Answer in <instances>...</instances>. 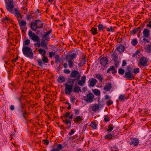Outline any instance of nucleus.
<instances>
[{
    "instance_id": "nucleus-51",
    "label": "nucleus",
    "mask_w": 151,
    "mask_h": 151,
    "mask_svg": "<svg viewBox=\"0 0 151 151\" xmlns=\"http://www.w3.org/2000/svg\"><path fill=\"white\" fill-rule=\"evenodd\" d=\"M30 42V40L28 39H27L24 42L23 44L25 45H27L29 44Z\"/></svg>"
},
{
    "instance_id": "nucleus-60",
    "label": "nucleus",
    "mask_w": 151,
    "mask_h": 151,
    "mask_svg": "<svg viewBox=\"0 0 151 151\" xmlns=\"http://www.w3.org/2000/svg\"><path fill=\"white\" fill-rule=\"evenodd\" d=\"M64 72L66 74H69L70 73V71L68 69H64Z\"/></svg>"
},
{
    "instance_id": "nucleus-25",
    "label": "nucleus",
    "mask_w": 151,
    "mask_h": 151,
    "mask_svg": "<svg viewBox=\"0 0 151 151\" xmlns=\"http://www.w3.org/2000/svg\"><path fill=\"white\" fill-rule=\"evenodd\" d=\"M86 62L85 58H82L80 63L78 64V65L81 67L82 66L85 64Z\"/></svg>"
},
{
    "instance_id": "nucleus-15",
    "label": "nucleus",
    "mask_w": 151,
    "mask_h": 151,
    "mask_svg": "<svg viewBox=\"0 0 151 151\" xmlns=\"http://www.w3.org/2000/svg\"><path fill=\"white\" fill-rule=\"evenodd\" d=\"M44 38H42V40L41 42V46L42 47L47 50L48 49L47 47L48 43L44 40Z\"/></svg>"
},
{
    "instance_id": "nucleus-34",
    "label": "nucleus",
    "mask_w": 151,
    "mask_h": 151,
    "mask_svg": "<svg viewBox=\"0 0 151 151\" xmlns=\"http://www.w3.org/2000/svg\"><path fill=\"white\" fill-rule=\"evenodd\" d=\"M63 122L66 125H68L71 123V121L68 119H63Z\"/></svg>"
},
{
    "instance_id": "nucleus-2",
    "label": "nucleus",
    "mask_w": 151,
    "mask_h": 151,
    "mask_svg": "<svg viewBox=\"0 0 151 151\" xmlns=\"http://www.w3.org/2000/svg\"><path fill=\"white\" fill-rule=\"evenodd\" d=\"M22 52L24 55L30 59L33 58V53L32 49L27 46H23L22 48Z\"/></svg>"
},
{
    "instance_id": "nucleus-24",
    "label": "nucleus",
    "mask_w": 151,
    "mask_h": 151,
    "mask_svg": "<svg viewBox=\"0 0 151 151\" xmlns=\"http://www.w3.org/2000/svg\"><path fill=\"white\" fill-rule=\"evenodd\" d=\"M65 78L63 76H60L58 77L57 81L59 83H63L64 82L65 80Z\"/></svg>"
},
{
    "instance_id": "nucleus-4",
    "label": "nucleus",
    "mask_w": 151,
    "mask_h": 151,
    "mask_svg": "<svg viewBox=\"0 0 151 151\" xmlns=\"http://www.w3.org/2000/svg\"><path fill=\"white\" fill-rule=\"evenodd\" d=\"M18 100L22 106V109L20 111L19 113L20 117H23L24 119H26V118L27 117V113L26 112V109L24 106H22V104L21 101V99L19 98Z\"/></svg>"
},
{
    "instance_id": "nucleus-26",
    "label": "nucleus",
    "mask_w": 151,
    "mask_h": 151,
    "mask_svg": "<svg viewBox=\"0 0 151 151\" xmlns=\"http://www.w3.org/2000/svg\"><path fill=\"white\" fill-rule=\"evenodd\" d=\"M52 32V30L50 29L49 31H47L44 35H42V38H45V37H48V36Z\"/></svg>"
},
{
    "instance_id": "nucleus-22",
    "label": "nucleus",
    "mask_w": 151,
    "mask_h": 151,
    "mask_svg": "<svg viewBox=\"0 0 151 151\" xmlns=\"http://www.w3.org/2000/svg\"><path fill=\"white\" fill-rule=\"evenodd\" d=\"M82 120V119L81 116H76L75 119H74V122L75 123L80 124V123L79 122Z\"/></svg>"
},
{
    "instance_id": "nucleus-10",
    "label": "nucleus",
    "mask_w": 151,
    "mask_h": 151,
    "mask_svg": "<svg viewBox=\"0 0 151 151\" xmlns=\"http://www.w3.org/2000/svg\"><path fill=\"white\" fill-rule=\"evenodd\" d=\"M86 97V101L88 103H90L93 101L94 96L92 93H91L87 94Z\"/></svg>"
},
{
    "instance_id": "nucleus-49",
    "label": "nucleus",
    "mask_w": 151,
    "mask_h": 151,
    "mask_svg": "<svg viewBox=\"0 0 151 151\" xmlns=\"http://www.w3.org/2000/svg\"><path fill=\"white\" fill-rule=\"evenodd\" d=\"M86 76H83L81 77V80L82 81L83 83H85L86 82Z\"/></svg>"
},
{
    "instance_id": "nucleus-9",
    "label": "nucleus",
    "mask_w": 151,
    "mask_h": 151,
    "mask_svg": "<svg viewBox=\"0 0 151 151\" xmlns=\"http://www.w3.org/2000/svg\"><path fill=\"white\" fill-rule=\"evenodd\" d=\"M124 77L130 80L134 79L135 78V76L132 74L131 72L130 71H127L125 72Z\"/></svg>"
},
{
    "instance_id": "nucleus-55",
    "label": "nucleus",
    "mask_w": 151,
    "mask_h": 151,
    "mask_svg": "<svg viewBox=\"0 0 151 151\" xmlns=\"http://www.w3.org/2000/svg\"><path fill=\"white\" fill-rule=\"evenodd\" d=\"M113 103V101H112L109 100L106 102L107 105L108 106H110Z\"/></svg>"
},
{
    "instance_id": "nucleus-31",
    "label": "nucleus",
    "mask_w": 151,
    "mask_h": 151,
    "mask_svg": "<svg viewBox=\"0 0 151 151\" xmlns=\"http://www.w3.org/2000/svg\"><path fill=\"white\" fill-rule=\"evenodd\" d=\"M76 54L75 53H73L71 55H69V60H73L76 57Z\"/></svg>"
},
{
    "instance_id": "nucleus-33",
    "label": "nucleus",
    "mask_w": 151,
    "mask_h": 151,
    "mask_svg": "<svg viewBox=\"0 0 151 151\" xmlns=\"http://www.w3.org/2000/svg\"><path fill=\"white\" fill-rule=\"evenodd\" d=\"M98 27L99 29V30L102 31L104 29L106 28L105 27H104V25L101 24H100L98 25Z\"/></svg>"
},
{
    "instance_id": "nucleus-14",
    "label": "nucleus",
    "mask_w": 151,
    "mask_h": 151,
    "mask_svg": "<svg viewBox=\"0 0 151 151\" xmlns=\"http://www.w3.org/2000/svg\"><path fill=\"white\" fill-rule=\"evenodd\" d=\"M143 36L144 37H149L150 35V30L145 28L143 32Z\"/></svg>"
},
{
    "instance_id": "nucleus-62",
    "label": "nucleus",
    "mask_w": 151,
    "mask_h": 151,
    "mask_svg": "<svg viewBox=\"0 0 151 151\" xmlns=\"http://www.w3.org/2000/svg\"><path fill=\"white\" fill-rule=\"evenodd\" d=\"M50 39V38L48 37H45L44 39V40H45L46 42H47L49 41Z\"/></svg>"
},
{
    "instance_id": "nucleus-46",
    "label": "nucleus",
    "mask_w": 151,
    "mask_h": 151,
    "mask_svg": "<svg viewBox=\"0 0 151 151\" xmlns=\"http://www.w3.org/2000/svg\"><path fill=\"white\" fill-rule=\"evenodd\" d=\"M37 62L38 63V65L42 67L44 64L42 62L41 59H38L37 60Z\"/></svg>"
},
{
    "instance_id": "nucleus-45",
    "label": "nucleus",
    "mask_w": 151,
    "mask_h": 151,
    "mask_svg": "<svg viewBox=\"0 0 151 151\" xmlns=\"http://www.w3.org/2000/svg\"><path fill=\"white\" fill-rule=\"evenodd\" d=\"M37 42L36 43L34 44V45L35 47H40L41 45V43H40V40H38L37 41H36Z\"/></svg>"
},
{
    "instance_id": "nucleus-39",
    "label": "nucleus",
    "mask_w": 151,
    "mask_h": 151,
    "mask_svg": "<svg viewBox=\"0 0 151 151\" xmlns=\"http://www.w3.org/2000/svg\"><path fill=\"white\" fill-rule=\"evenodd\" d=\"M137 43L138 42L136 39H133L131 42L132 44L134 46L136 45Z\"/></svg>"
},
{
    "instance_id": "nucleus-7",
    "label": "nucleus",
    "mask_w": 151,
    "mask_h": 151,
    "mask_svg": "<svg viewBox=\"0 0 151 151\" xmlns=\"http://www.w3.org/2000/svg\"><path fill=\"white\" fill-rule=\"evenodd\" d=\"M148 60L144 56H142L139 60V65L143 67H146L148 65L147 62Z\"/></svg>"
},
{
    "instance_id": "nucleus-8",
    "label": "nucleus",
    "mask_w": 151,
    "mask_h": 151,
    "mask_svg": "<svg viewBox=\"0 0 151 151\" xmlns=\"http://www.w3.org/2000/svg\"><path fill=\"white\" fill-rule=\"evenodd\" d=\"M139 143V139L137 138H134L132 137L130 138L129 144L130 145H133L134 146H137L138 145Z\"/></svg>"
},
{
    "instance_id": "nucleus-21",
    "label": "nucleus",
    "mask_w": 151,
    "mask_h": 151,
    "mask_svg": "<svg viewBox=\"0 0 151 151\" xmlns=\"http://www.w3.org/2000/svg\"><path fill=\"white\" fill-rule=\"evenodd\" d=\"M100 108L99 105L98 104H94L92 107L91 109L94 112H96L98 111Z\"/></svg>"
},
{
    "instance_id": "nucleus-52",
    "label": "nucleus",
    "mask_w": 151,
    "mask_h": 151,
    "mask_svg": "<svg viewBox=\"0 0 151 151\" xmlns=\"http://www.w3.org/2000/svg\"><path fill=\"white\" fill-rule=\"evenodd\" d=\"M114 60L115 62H119L118 61V57L116 55H114L113 57Z\"/></svg>"
},
{
    "instance_id": "nucleus-40",
    "label": "nucleus",
    "mask_w": 151,
    "mask_h": 151,
    "mask_svg": "<svg viewBox=\"0 0 151 151\" xmlns=\"http://www.w3.org/2000/svg\"><path fill=\"white\" fill-rule=\"evenodd\" d=\"M20 24V26H25L26 24V22L23 20L22 21H21L20 20V21L19 22H18Z\"/></svg>"
},
{
    "instance_id": "nucleus-56",
    "label": "nucleus",
    "mask_w": 151,
    "mask_h": 151,
    "mask_svg": "<svg viewBox=\"0 0 151 151\" xmlns=\"http://www.w3.org/2000/svg\"><path fill=\"white\" fill-rule=\"evenodd\" d=\"M107 30L108 32H113V31L112 27V26H110V27L107 28Z\"/></svg>"
},
{
    "instance_id": "nucleus-44",
    "label": "nucleus",
    "mask_w": 151,
    "mask_h": 151,
    "mask_svg": "<svg viewBox=\"0 0 151 151\" xmlns=\"http://www.w3.org/2000/svg\"><path fill=\"white\" fill-rule=\"evenodd\" d=\"M119 73L121 75H123L124 74V69L122 68H119L118 70Z\"/></svg>"
},
{
    "instance_id": "nucleus-6",
    "label": "nucleus",
    "mask_w": 151,
    "mask_h": 151,
    "mask_svg": "<svg viewBox=\"0 0 151 151\" xmlns=\"http://www.w3.org/2000/svg\"><path fill=\"white\" fill-rule=\"evenodd\" d=\"M28 35L30 38H31V39L35 42H36V41L40 40L39 37L35 35L31 30L29 31Z\"/></svg>"
},
{
    "instance_id": "nucleus-54",
    "label": "nucleus",
    "mask_w": 151,
    "mask_h": 151,
    "mask_svg": "<svg viewBox=\"0 0 151 151\" xmlns=\"http://www.w3.org/2000/svg\"><path fill=\"white\" fill-rule=\"evenodd\" d=\"M104 121L106 122H108L110 120V119H109L108 117L106 116L105 115L104 116Z\"/></svg>"
},
{
    "instance_id": "nucleus-61",
    "label": "nucleus",
    "mask_w": 151,
    "mask_h": 151,
    "mask_svg": "<svg viewBox=\"0 0 151 151\" xmlns=\"http://www.w3.org/2000/svg\"><path fill=\"white\" fill-rule=\"evenodd\" d=\"M76 99V98L71 97H70V101L72 103H74Z\"/></svg>"
},
{
    "instance_id": "nucleus-47",
    "label": "nucleus",
    "mask_w": 151,
    "mask_h": 151,
    "mask_svg": "<svg viewBox=\"0 0 151 151\" xmlns=\"http://www.w3.org/2000/svg\"><path fill=\"white\" fill-rule=\"evenodd\" d=\"M70 112L69 111L65 112L64 114V118H67L70 115Z\"/></svg>"
},
{
    "instance_id": "nucleus-38",
    "label": "nucleus",
    "mask_w": 151,
    "mask_h": 151,
    "mask_svg": "<svg viewBox=\"0 0 151 151\" xmlns=\"http://www.w3.org/2000/svg\"><path fill=\"white\" fill-rule=\"evenodd\" d=\"M43 58L42 59V61L45 63H48V60L47 58L46 57L45 55L42 56Z\"/></svg>"
},
{
    "instance_id": "nucleus-17",
    "label": "nucleus",
    "mask_w": 151,
    "mask_h": 151,
    "mask_svg": "<svg viewBox=\"0 0 151 151\" xmlns=\"http://www.w3.org/2000/svg\"><path fill=\"white\" fill-rule=\"evenodd\" d=\"M73 91L76 93H78L79 92H81V88L77 85H76L73 88Z\"/></svg>"
},
{
    "instance_id": "nucleus-36",
    "label": "nucleus",
    "mask_w": 151,
    "mask_h": 151,
    "mask_svg": "<svg viewBox=\"0 0 151 151\" xmlns=\"http://www.w3.org/2000/svg\"><path fill=\"white\" fill-rule=\"evenodd\" d=\"M90 126L94 129H96L97 128L95 122H92L90 124Z\"/></svg>"
},
{
    "instance_id": "nucleus-58",
    "label": "nucleus",
    "mask_w": 151,
    "mask_h": 151,
    "mask_svg": "<svg viewBox=\"0 0 151 151\" xmlns=\"http://www.w3.org/2000/svg\"><path fill=\"white\" fill-rule=\"evenodd\" d=\"M127 70L128 71L131 72V71L132 70V68L130 66H128L127 67Z\"/></svg>"
},
{
    "instance_id": "nucleus-20",
    "label": "nucleus",
    "mask_w": 151,
    "mask_h": 151,
    "mask_svg": "<svg viewBox=\"0 0 151 151\" xmlns=\"http://www.w3.org/2000/svg\"><path fill=\"white\" fill-rule=\"evenodd\" d=\"M145 51L148 53H151V44H149L147 45L145 47Z\"/></svg>"
},
{
    "instance_id": "nucleus-1",
    "label": "nucleus",
    "mask_w": 151,
    "mask_h": 151,
    "mask_svg": "<svg viewBox=\"0 0 151 151\" xmlns=\"http://www.w3.org/2000/svg\"><path fill=\"white\" fill-rule=\"evenodd\" d=\"M81 76V74L77 70H73L70 75L71 78H76L69 79L65 85V92L66 94H70L72 92L74 83L76 81L79 80Z\"/></svg>"
},
{
    "instance_id": "nucleus-11",
    "label": "nucleus",
    "mask_w": 151,
    "mask_h": 151,
    "mask_svg": "<svg viewBox=\"0 0 151 151\" xmlns=\"http://www.w3.org/2000/svg\"><path fill=\"white\" fill-rule=\"evenodd\" d=\"M100 62L102 65L105 67L108 63V58L106 57L102 58L100 59Z\"/></svg>"
},
{
    "instance_id": "nucleus-19",
    "label": "nucleus",
    "mask_w": 151,
    "mask_h": 151,
    "mask_svg": "<svg viewBox=\"0 0 151 151\" xmlns=\"http://www.w3.org/2000/svg\"><path fill=\"white\" fill-rule=\"evenodd\" d=\"M124 47L123 45H120L117 47L116 50L119 52H122L124 51Z\"/></svg>"
},
{
    "instance_id": "nucleus-42",
    "label": "nucleus",
    "mask_w": 151,
    "mask_h": 151,
    "mask_svg": "<svg viewBox=\"0 0 151 151\" xmlns=\"http://www.w3.org/2000/svg\"><path fill=\"white\" fill-rule=\"evenodd\" d=\"M68 63L69 67L70 68L73 67V63L72 60H69L68 61Z\"/></svg>"
},
{
    "instance_id": "nucleus-43",
    "label": "nucleus",
    "mask_w": 151,
    "mask_h": 151,
    "mask_svg": "<svg viewBox=\"0 0 151 151\" xmlns=\"http://www.w3.org/2000/svg\"><path fill=\"white\" fill-rule=\"evenodd\" d=\"M113 136L111 134H108L105 136V138L107 139H111L113 137Z\"/></svg>"
},
{
    "instance_id": "nucleus-63",
    "label": "nucleus",
    "mask_w": 151,
    "mask_h": 151,
    "mask_svg": "<svg viewBox=\"0 0 151 151\" xmlns=\"http://www.w3.org/2000/svg\"><path fill=\"white\" fill-rule=\"evenodd\" d=\"M44 142V143L46 145H48L49 143V141L47 139H44L43 140Z\"/></svg>"
},
{
    "instance_id": "nucleus-57",
    "label": "nucleus",
    "mask_w": 151,
    "mask_h": 151,
    "mask_svg": "<svg viewBox=\"0 0 151 151\" xmlns=\"http://www.w3.org/2000/svg\"><path fill=\"white\" fill-rule=\"evenodd\" d=\"M49 57L50 58H52V55H55V53L54 52H49Z\"/></svg>"
},
{
    "instance_id": "nucleus-37",
    "label": "nucleus",
    "mask_w": 151,
    "mask_h": 151,
    "mask_svg": "<svg viewBox=\"0 0 151 151\" xmlns=\"http://www.w3.org/2000/svg\"><path fill=\"white\" fill-rule=\"evenodd\" d=\"M55 63H60V57L58 55H55Z\"/></svg>"
},
{
    "instance_id": "nucleus-48",
    "label": "nucleus",
    "mask_w": 151,
    "mask_h": 151,
    "mask_svg": "<svg viewBox=\"0 0 151 151\" xmlns=\"http://www.w3.org/2000/svg\"><path fill=\"white\" fill-rule=\"evenodd\" d=\"M139 69L138 68H137L133 69V73L135 74H137L139 72Z\"/></svg>"
},
{
    "instance_id": "nucleus-59",
    "label": "nucleus",
    "mask_w": 151,
    "mask_h": 151,
    "mask_svg": "<svg viewBox=\"0 0 151 151\" xmlns=\"http://www.w3.org/2000/svg\"><path fill=\"white\" fill-rule=\"evenodd\" d=\"M74 112L76 115H78L79 114V110L78 109H74Z\"/></svg>"
},
{
    "instance_id": "nucleus-18",
    "label": "nucleus",
    "mask_w": 151,
    "mask_h": 151,
    "mask_svg": "<svg viewBox=\"0 0 151 151\" xmlns=\"http://www.w3.org/2000/svg\"><path fill=\"white\" fill-rule=\"evenodd\" d=\"M140 29V27H139L132 30L131 31V34L132 35H134L138 31H139V33H140L141 31Z\"/></svg>"
},
{
    "instance_id": "nucleus-16",
    "label": "nucleus",
    "mask_w": 151,
    "mask_h": 151,
    "mask_svg": "<svg viewBox=\"0 0 151 151\" xmlns=\"http://www.w3.org/2000/svg\"><path fill=\"white\" fill-rule=\"evenodd\" d=\"M148 37H144L142 36V37H141L139 39V41L141 42H144L145 43H149L150 42V41L148 39H147L146 38Z\"/></svg>"
},
{
    "instance_id": "nucleus-64",
    "label": "nucleus",
    "mask_w": 151,
    "mask_h": 151,
    "mask_svg": "<svg viewBox=\"0 0 151 151\" xmlns=\"http://www.w3.org/2000/svg\"><path fill=\"white\" fill-rule=\"evenodd\" d=\"M149 23L146 25V27H150L151 28V21L149 22Z\"/></svg>"
},
{
    "instance_id": "nucleus-13",
    "label": "nucleus",
    "mask_w": 151,
    "mask_h": 151,
    "mask_svg": "<svg viewBox=\"0 0 151 151\" xmlns=\"http://www.w3.org/2000/svg\"><path fill=\"white\" fill-rule=\"evenodd\" d=\"M112 88L111 84L110 82H108L105 84V85L104 88V89L107 91H110Z\"/></svg>"
},
{
    "instance_id": "nucleus-28",
    "label": "nucleus",
    "mask_w": 151,
    "mask_h": 151,
    "mask_svg": "<svg viewBox=\"0 0 151 151\" xmlns=\"http://www.w3.org/2000/svg\"><path fill=\"white\" fill-rule=\"evenodd\" d=\"M14 13L12 14H14L15 16L18 15H20L21 14V13L19 12L18 8H14Z\"/></svg>"
},
{
    "instance_id": "nucleus-23",
    "label": "nucleus",
    "mask_w": 151,
    "mask_h": 151,
    "mask_svg": "<svg viewBox=\"0 0 151 151\" xmlns=\"http://www.w3.org/2000/svg\"><path fill=\"white\" fill-rule=\"evenodd\" d=\"M119 100L120 101H125V100L127 99H128V97H127V96L123 94L119 96Z\"/></svg>"
},
{
    "instance_id": "nucleus-35",
    "label": "nucleus",
    "mask_w": 151,
    "mask_h": 151,
    "mask_svg": "<svg viewBox=\"0 0 151 151\" xmlns=\"http://www.w3.org/2000/svg\"><path fill=\"white\" fill-rule=\"evenodd\" d=\"M57 147L56 148V149L57 151H59L63 148V147L61 144H57Z\"/></svg>"
},
{
    "instance_id": "nucleus-3",
    "label": "nucleus",
    "mask_w": 151,
    "mask_h": 151,
    "mask_svg": "<svg viewBox=\"0 0 151 151\" xmlns=\"http://www.w3.org/2000/svg\"><path fill=\"white\" fill-rule=\"evenodd\" d=\"M43 26V23L39 20H36L31 23V28L34 31H35L37 28H42Z\"/></svg>"
},
{
    "instance_id": "nucleus-27",
    "label": "nucleus",
    "mask_w": 151,
    "mask_h": 151,
    "mask_svg": "<svg viewBox=\"0 0 151 151\" xmlns=\"http://www.w3.org/2000/svg\"><path fill=\"white\" fill-rule=\"evenodd\" d=\"M38 52L39 54H42V56H44L45 55L46 51L44 49H43L42 48H40L38 50Z\"/></svg>"
},
{
    "instance_id": "nucleus-50",
    "label": "nucleus",
    "mask_w": 151,
    "mask_h": 151,
    "mask_svg": "<svg viewBox=\"0 0 151 151\" xmlns=\"http://www.w3.org/2000/svg\"><path fill=\"white\" fill-rule=\"evenodd\" d=\"M84 83H83L82 81H81V80H79L78 82V84L81 86H83Z\"/></svg>"
},
{
    "instance_id": "nucleus-32",
    "label": "nucleus",
    "mask_w": 151,
    "mask_h": 151,
    "mask_svg": "<svg viewBox=\"0 0 151 151\" xmlns=\"http://www.w3.org/2000/svg\"><path fill=\"white\" fill-rule=\"evenodd\" d=\"M92 33L93 35H95L98 33L97 29L96 28L93 27L91 29Z\"/></svg>"
},
{
    "instance_id": "nucleus-29",
    "label": "nucleus",
    "mask_w": 151,
    "mask_h": 151,
    "mask_svg": "<svg viewBox=\"0 0 151 151\" xmlns=\"http://www.w3.org/2000/svg\"><path fill=\"white\" fill-rule=\"evenodd\" d=\"M92 91L94 94L96 96H99L100 95V92L99 90L97 89H95L92 90Z\"/></svg>"
},
{
    "instance_id": "nucleus-30",
    "label": "nucleus",
    "mask_w": 151,
    "mask_h": 151,
    "mask_svg": "<svg viewBox=\"0 0 151 151\" xmlns=\"http://www.w3.org/2000/svg\"><path fill=\"white\" fill-rule=\"evenodd\" d=\"M96 78L99 79L101 82H102L103 79V76L100 74H97L96 75Z\"/></svg>"
},
{
    "instance_id": "nucleus-53",
    "label": "nucleus",
    "mask_w": 151,
    "mask_h": 151,
    "mask_svg": "<svg viewBox=\"0 0 151 151\" xmlns=\"http://www.w3.org/2000/svg\"><path fill=\"white\" fill-rule=\"evenodd\" d=\"M32 14H33L30 13L29 15H28L27 17V19L28 20H30L31 19L33 18V16L32 15Z\"/></svg>"
},
{
    "instance_id": "nucleus-5",
    "label": "nucleus",
    "mask_w": 151,
    "mask_h": 151,
    "mask_svg": "<svg viewBox=\"0 0 151 151\" xmlns=\"http://www.w3.org/2000/svg\"><path fill=\"white\" fill-rule=\"evenodd\" d=\"M6 3L5 7L8 11L11 13H14L13 9L14 7V2H8L6 0H5Z\"/></svg>"
},
{
    "instance_id": "nucleus-12",
    "label": "nucleus",
    "mask_w": 151,
    "mask_h": 151,
    "mask_svg": "<svg viewBox=\"0 0 151 151\" xmlns=\"http://www.w3.org/2000/svg\"><path fill=\"white\" fill-rule=\"evenodd\" d=\"M97 82V81L96 79L91 78H90L88 81V82L89 83L88 86L89 87L91 86L92 87H93L94 86H95Z\"/></svg>"
},
{
    "instance_id": "nucleus-41",
    "label": "nucleus",
    "mask_w": 151,
    "mask_h": 151,
    "mask_svg": "<svg viewBox=\"0 0 151 151\" xmlns=\"http://www.w3.org/2000/svg\"><path fill=\"white\" fill-rule=\"evenodd\" d=\"M108 128V129L107 130V131L108 132H110L113 129V126L112 124H109Z\"/></svg>"
}]
</instances>
